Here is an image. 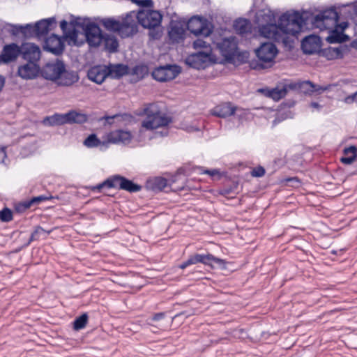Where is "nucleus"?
<instances>
[{"instance_id": "obj_1", "label": "nucleus", "mask_w": 357, "mask_h": 357, "mask_svg": "<svg viewBox=\"0 0 357 357\" xmlns=\"http://www.w3.org/2000/svg\"><path fill=\"white\" fill-rule=\"evenodd\" d=\"M256 22L261 36L286 43L288 35L295 36L301 31L304 20L298 12H287L281 15L279 24L276 25L274 13L262 10L256 14Z\"/></svg>"}, {"instance_id": "obj_2", "label": "nucleus", "mask_w": 357, "mask_h": 357, "mask_svg": "<svg viewBox=\"0 0 357 357\" xmlns=\"http://www.w3.org/2000/svg\"><path fill=\"white\" fill-rule=\"evenodd\" d=\"M337 22L338 14L333 8L322 11L312 20L314 26L321 30L331 29L330 35L327 37V41L330 43H342L349 39V37L343 33L347 27V23L338 24Z\"/></svg>"}, {"instance_id": "obj_3", "label": "nucleus", "mask_w": 357, "mask_h": 357, "mask_svg": "<svg viewBox=\"0 0 357 357\" xmlns=\"http://www.w3.org/2000/svg\"><path fill=\"white\" fill-rule=\"evenodd\" d=\"M142 114L146 116L141 123L140 132L142 129L154 130L161 128V136L168 135L167 126L172 122V119L161 111L158 104L151 103L145 105L142 109Z\"/></svg>"}, {"instance_id": "obj_4", "label": "nucleus", "mask_w": 357, "mask_h": 357, "mask_svg": "<svg viewBox=\"0 0 357 357\" xmlns=\"http://www.w3.org/2000/svg\"><path fill=\"white\" fill-rule=\"evenodd\" d=\"M130 20L129 12L121 20L113 17L104 18L101 24L107 30L116 32L122 38H128L136 33V26Z\"/></svg>"}, {"instance_id": "obj_5", "label": "nucleus", "mask_w": 357, "mask_h": 357, "mask_svg": "<svg viewBox=\"0 0 357 357\" xmlns=\"http://www.w3.org/2000/svg\"><path fill=\"white\" fill-rule=\"evenodd\" d=\"M130 16L132 24L136 26V33L138 31V24L146 29H154L161 24L162 16L160 12L154 10L142 9L137 12L130 11Z\"/></svg>"}, {"instance_id": "obj_6", "label": "nucleus", "mask_w": 357, "mask_h": 357, "mask_svg": "<svg viewBox=\"0 0 357 357\" xmlns=\"http://www.w3.org/2000/svg\"><path fill=\"white\" fill-rule=\"evenodd\" d=\"M87 121V116L83 113L70 111L66 114H55L45 117L43 123L45 126H58L66 123H82Z\"/></svg>"}, {"instance_id": "obj_7", "label": "nucleus", "mask_w": 357, "mask_h": 357, "mask_svg": "<svg viewBox=\"0 0 357 357\" xmlns=\"http://www.w3.org/2000/svg\"><path fill=\"white\" fill-rule=\"evenodd\" d=\"M105 187H107V188H118L120 190H126L130 192H135L141 190L140 185L134 183L132 181L119 175L109 178L102 183L99 184L97 186V188L100 190Z\"/></svg>"}, {"instance_id": "obj_8", "label": "nucleus", "mask_w": 357, "mask_h": 357, "mask_svg": "<svg viewBox=\"0 0 357 357\" xmlns=\"http://www.w3.org/2000/svg\"><path fill=\"white\" fill-rule=\"evenodd\" d=\"M188 29L195 36H208L213 31L211 23L202 17H192L187 24Z\"/></svg>"}, {"instance_id": "obj_9", "label": "nucleus", "mask_w": 357, "mask_h": 357, "mask_svg": "<svg viewBox=\"0 0 357 357\" xmlns=\"http://www.w3.org/2000/svg\"><path fill=\"white\" fill-rule=\"evenodd\" d=\"M213 58L212 48H208L206 51H199L189 55L185 59V63L195 69H204L208 66Z\"/></svg>"}, {"instance_id": "obj_10", "label": "nucleus", "mask_w": 357, "mask_h": 357, "mask_svg": "<svg viewBox=\"0 0 357 357\" xmlns=\"http://www.w3.org/2000/svg\"><path fill=\"white\" fill-rule=\"evenodd\" d=\"M256 55L262 68L270 67L273 65L278 54V50L271 43H264L255 50Z\"/></svg>"}, {"instance_id": "obj_11", "label": "nucleus", "mask_w": 357, "mask_h": 357, "mask_svg": "<svg viewBox=\"0 0 357 357\" xmlns=\"http://www.w3.org/2000/svg\"><path fill=\"white\" fill-rule=\"evenodd\" d=\"M181 73V68L176 65H167L156 68L152 73L153 77L159 82H168L174 79Z\"/></svg>"}, {"instance_id": "obj_12", "label": "nucleus", "mask_w": 357, "mask_h": 357, "mask_svg": "<svg viewBox=\"0 0 357 357\" xmlns=\"http://www.w3.org/2000/svg\"><path fill=\"white\" fill-rule=\"evenodd\" d=\"M64 66L62 61L56 59L47 63L40 70V73L45 79L56 82L62 70H64Z\"/></svg>"}, {"instance_id": "obj_13", "label": "nucleus", "mask_w": 357, "mask_h": 357, "mask_svg": "<svg viewBox=\"0 0 357 357\" xmlns=\"http://www.w3.org/2000/svg\"><path fill=\"white\" fill-rule=\"evenodd\" d=\"M190 265L202 263L211 267L225 268L226 262L222 259L217 258L211 254L200 255L196 254L190 256L188 259Z\"/></svg>"}, {"instance_id": "obj_14", "label": "nucleus", "mask_w": 357, "mask_h": 357, "mask_svg": "<svg viewBox=\"0 0 357 357\" xmlns=\"http://www.w3.org/2000/svg\"><path fill=\"white\" fill-rule=\"evenodd\" d=\"M132 134L127 130L118 129L105 134L107 144H128L132 139Z\"/></svg>"}, {"instance_id": "obj_15", "label": "nucleus", "mask_w": 357, "mask_h": 357, "mask_svg": "<svg viewBox=\"0 0 357 357\" xmlns=\"http://www.w3.org/2000/svg\"><path fill=\"white\" fill-rule=\"evenodd\" d=\"M84 35L86 42L91 47H98L103 41L100 29L95 24H89L84 29Z\"/></svg>"}, {"instance_id": "obj_16", "label": "nucleus", "mask_w": 357, "mask_h": 357, "mask_svg": "<svg viewBox=\"0 0 357 357\" xmlns=\"http://www.w3.org/2000/svg\"><path fill=\"white\" fill-rule=\"evenodd\" d=\"M20 53L23 59L29 62L38 63L41 52L39 47L33 43H26L20 46Z\"/></svg>"}, {"instance_id": "obj_17", "label": "nucleus", "mask_w": 357, "mask_h": 357, "mask_svg": "<svg viewBox=\"0 0 357 357\" xmlns=\"http://www.w3.org/2000/svg\"><path fill=\"white\" fill-rule=\"evenodd\" d=\"M40 72V66L38 63L29 62L22 64L18 67L17 75L23 79H33Z\"/></svg>"}, {"instance_id": "obj_18", "label": "nucleus", "mask_w": 357, "mask_h": 357, "mask_svg": "<svg viewBox=\"0 0 357 357\" xmlns=\"http://www.w3.org/2000/svg\"><path fill=\"white\" fill-rule=\"evenodd\" d=\"M237 44L233 38H225L216 44V50L226 59L232 58L236 52Z\"/></svg>"}, {"instance_id": "obj_19", "label": "nucleus", "mask_w": 357, "mask_h": 357, "mask_svg": "<svg viewBox=\"0 0 357 357\" xmlns=\"http://www.w3.org/2000/svg\"><path fill=\"white\" fill-rule=\"evenodd\" d=\"M44 49L54 54H59L64 49V43L61 38L52 34L46 38Z\"/></svg>"}, {"instance_id": "obj_20", "label": "nucleus", "mask_w": 357, "mask_h": 357, "mask_svg": "<svg viewBox=\"0 0 357 357\" xmlns=\"http://www.w3.org/2000/svg\"><path fill=\"white\" fill-rule=\"evenodd\" d=\"M321 46V40L319 37L310 35L305 37L301 43L302 50L305 54H312L317 52Z\"/></svg>"}, {"instance_id": "obj_21", "label": "nucleus", "mask_w": 357, "mask_h": 357, "mask_svg": "<svg viewBox=\"0 0 357 357\" xmlns=\"http://www.w3.org/2000/svg\"><path fill=\"white\" fill-rule=\"evenodd\" d=\"M21 54L20 47L15 43H11L4 46L0 56V61L9 63L15 61L17 56Z\"/></svg>"}, {"instance_id": "obj_22", "label": "nucleus", "mask_w": 357, "mask_h": 357, "mask_svg": "<svg viewBox=\"0 0 357 357\" xmlns=\"http://www.w3.org/2000/svg\"><path fill=\"white\" fill-rule=\"evenodd\" d=\"M108 68L105 66H96L92 67L88 72V77L90 80L100 84L108 77Z\"/></svg>"}, {"instance_id": "obj_23", "label": "nucleus", "mask_w": 357, "mask_h": 357, "mask_svg": "<svg viewBox=\"0 0 357 357\" xmlns=\"http://www.w3.org/2000/svg\"><path fill=\"white\" fill-rule=\"evenodd\" d=\"M236 107H233L229 102H225L215 106L211 111V114L220 118H226L234 114Z\"/></svg>"}, {"instance_id": "obj_24", "label": "nucleus", "mask_w": 357, "mask_h": 357, "mask_svg": "<svg viewBox=\"0 0 357 357\" xmlns=\"http://www.w3.org/2000/svg\"><path fill=\"white\" fill-rule=\"evenodd\" d=\"M78 80V76L77 73L73 71H68L64 70L59 75V78H57L56 82L58 85L61 86H70Z\"/></svg>"}, {"instance_id": "obj_25", "label": "nucleus", "mask_w": 357, "mask_h": 357, "mask_svg": "<svg viewBox=\"0 0 357 357\" xmlns=\"http://www.w3.org/2000/svg\"><path fill=\"white\" fill-rule=\"evenodd\" d=\"M60 26L66 38L69 39L70 42L76 44L77 42L79 32L75 29L73 24H68L66 21L63 20L61 22Z\"/></svg>"}, {"instance_id": "obj_26", "label": "nucleus", "mask_w": 357, "mask_h": 357, "mask_svg": "<svg viewBox=\"0 0 357 357\" xmlns=\"http://www.w3.org/2000/svg\"><path fill=\"white\" fill-rule=\"evenodd\" d=\"M185 30L179 23H172L170 26L168 35L172 43H178L183 38Z\"/></svg>"}, {"instance_id": "obj_27", "label": "nucleus", "mask_w": 357, "mask_h": 357, "mask_svg": "<svg viewBox=\"0 0 357 357\" xmlns=\"http://www.w3.org/2000/svg\"><path fill=\"white\" fill-rule=\"evenodd\" d=\"M53 20L45 19L37 22L34 26V31L38 36H42L49 32Z\"/></svg>"}, {"instance_id": "obj_28", "label": "nucleus", "mask_w": 357, "mask_h": 357, "mask_svg": "<svg viewBox=\"0 0 357 357\" xmlns=\"http://www.w3.org/2000/svg\"><path fill=\"white\" fill-rule=\"evenodd\" d=\"M107 68L108 76L112 78H119L128 73V67L123 64L110 65Z\"/></svg>"}, {"instance_id": "obj_29", "label": "nucleus", "mask_w": 357, "mask_h": 357, "mask_svg": "<svg viewBox=\"0 0 357 357\" xmlns=\"http://www.w3.org/2000/svg\"><path fill=\"white\" fill-rule=\"evenodd\" d=\"M356 152L357 149L354 146H351L348 148L344 149V156L341 158L342 162L346 165L351 164L356 158Z\"/></svg>"}, {"instance_id": "obj_30", "label": "nucleus", "mask_w": 357, "mask_h": 357, "mask_svg": "<svg viewBox=\"0 0 357 357\" xmlns=\"http://www.w3.org/2000/svg\"><path fill=\"white\" fill-rule=\"evenodd\" d=\"M104 140H100L94 134L90 135L84 142V144L89 148L98 147L100 146H107L105 135L103 137Z\"/></svg>"}, {"instance_id": "obj_31", "label": "nucleus", "mask_w": 357, "mask_h": 357, "mask_svg": "<svg viewBox=\"0 0 357 357\" xmlns=\"http://www.w3.org/2000/svg\"><path fill=\"white\" fill-rule=\"evenodd\" d=\"M102 42L105 43V49L109 52H114L117 50L119 43L114 36L110 35L104 36Z\"/></svg>"}, {"instance_id": "obj_32", "label": "nucleus", "mask_w": 357, "mask_h": 357, "mask_svg": "<svg viewBox=\"0 0 357 357\" xmlns=\"http://www.w3.org/2000/svg\"><path fill=\"white\" fill-rule=\"evenodd\" d=\"M235 30L241 34L248 32L250 29V23L245 19H238L234 22Z\"/></svg>"}, {"instance_id": "obj_33", "label": "nucleus", "mask_w": 357, "mask_h": 357, "mask_svg": "<svg viewBox=\"0 0 357 357\" xmlns=\"http://www.w3.org/2000/svg\"><path fill=\"white\" fill-rule=\"evenodd\" d=\"M287 93V90L285 89H273L271 90L267 91L266 95L275 100H278L283 98Z\"/></svg>"}, {"instance_id": "obj_34", "label": "nucleus", "mask_w": 357, "mask_h": 357, "mask_svg": "<svg viewBox=\"0 0 357 357\" xmlns=\"http://www.w3.org/2000/svg\"><path fill=\"white\" fill-rule=\"evenodd\" d=\"M50 231H46L41 227L38 226L35 228L33 232L31 234V237L27 243V245H29L32 241H37L41 236L45 234V236L50 234Z\"/></svg>"}, {"instance_id": "obj_35", "label": "nucleus", "mask_w": 357, "mask_h": 357, "mask_svg": "<svg viewBox=\"0 0 357 357\" xmlns=\"http://www.w3.org/2000/svg\"><path fill=\"white\" fill-rule=\"evenodd\" d=\"M88 321V316L86 314H83L79 316L73 322V328L75 331H79L84 328Z\"/></svg>"}, {"instance_id": "obj_36", "label": "nucleus", "mask_w": 357, "mask_h": 357, "mask_svg": "<svg viewBox=\"0 0 357 357\" xmlns=\"http://www.w3.org/2000/svg\"><path fill=\"white\" fill-rule=\"evenodd\" d=\"M305 86H310L311 89L310 90L313 91V92L314 91H324L328 90L330 88L329 85L321 86H319V85H315L310 81H305V82H302V87H305Z\"/></svg>"}, {"instance_id": "obj_37", "label": "nucleus", "mask_w": 357, "mask_h": 357, "mask_svg": "<svg viewBox=\"0 0 357 357\" xmlns=\"http://www.w3.org/2000/svg\"><path fill=\"white\" fill-rule=\"evenodd\" d=\"M49 198L47 197H45V196H43V195H40V196H38V197H35L33 198H32L31 200L28 201V202H26L24 204V206L26 208H30L33 204H39L42 202H44V201H46Z\"/></svg>"}, {"instance_id": "obj_38", "label": "nucleus", "mask_w": 357, "mask_h": 357, "mask_svg": "<svg viewBox=\"0 0 357 357\" xmlns=\"http://www.w3.org/2000/svg\"><path fill=\"white\" fill-rule=\"evenodd\" d=\"M127 117V115L116 114L114 116H107L104 119L107 121L109 124H112L114 122L120 123Z\"/></svg>"}, {"instance_id": "obj_39", "label": "nucleus", "mask_w": 357, "mask_h": 357, "mask_svg": "<svg viewBox=\"0 0 357 357\" xmlns=\"http://www.w3.org/2000/svg\"><path fill=\"white\" fill-rule=\"evenodd\" d=\"M153 183L155 189L162 190L167 185V180L164 178L158 177L155 178Z\"/></svg>"}, {"instance_id": "obj_40", "label": "nucleus", "mask_w": 357, "mask_h": 357, "mask_svg": "<svg viewBox=\"0 0 357 357\" xmlns=\"http://www.w3.org/2000/svg\"><path fill=\"white\" fill-rule=\"evenodd\" d=\"M193 47L195 49H203V51H206V49L211 48L207 42L202 39L195 40L193 43Z\"/></svg>"}, {"instance_id": "obj_41", "label": "nucleus", "mask_w": 357, "mask_h": 357, "mask_svg": "<svg viewBox=\"0 0 357 357\" xmlns=\"http://www.w3.org/2000/svg\"><path fill=\"white\" fill-rule=\"evenodd\" d=\"M13 219V214L8 208H4L0 211V220L3 222H9Z\"/></svg>"}, {"instance_id": "obj_42", "label": "nucleus", "mask_w": 357, "mask_h": 357, "mask_svg": "<svg viewBox=\"0 0 357 357\" xmlns=\"http://www.w3.org/2000/svg\"><path fill=\"white\" fill-rule=\"evenodd\" d=\"M132 3L142 8H152L153 2L152 0H130Z\"/></svg>"}, {"instance_id": "obj_43", "label": "nucleus", "mask_w": 357, "mask_h": 357, "mask_svg": "<svg viewBox=\"0 0 357 357\" xmlns=\"http://www.w3.org/2000/svg\"><path fill=\"white\" fill-rule=\"evenodd\" d=\"M265 174V169L264 167L259 166L252 169L251 175L254 177H261Z\"/></svg>"}, {"instance_id": "obj_44", "label": "nucleus", "mask_w": 357, "mask_h": 357, "mask_svg": "<svg viewBox=\"0 0 357 357\" xmlns=\"http://www.w3.org/2000/svg\"><path fill=\"white\" fill-rule=\"evenodd\" d=\"M344 102L346 104H352L354 102L357 103V91L351 95L347 96L344 98Z\"/></svg>"}, {"instance_id": "obj_45", "label": "nucleus", "mask_w": 357, "mask_h": 357, "mask_svg": "<svg viewBox=\"0 0 357 357\" xmlns=\"http://www.w3.org/2000/svg\"><path fill=\"white\" fill-rule=\"evenodd\" d=\"M6 158V153L4 147H0V163L4 162Z\"/></svg>"}, {"instance_id": "obj_46", "label": "nucleus", "mask_w": 357, "mask_h": 357, "mask_svg": "<svg viewBox=\"0 0 357 357\" xmlns=\"http://www.w3.org/2000/svg\"><path fill=\"white\" fill-rule=\"evenodd\" d=\"M330 52L336 58L341 57V50L339 48H333L330 50Z\"/></svg>"}, {"instance_id": "obj_47", "label": "nucleus", "mask_w": 357, "mask_h": 357, "mask_svg": "<svg viewBox=\"0 0 357 357\" xmlns=\"http://www.w3.org/2000/svg\"><path fill=\"white\" fill-rule=\"evenodd\" d=\"M204 174H206L213 176L218 175L219 174V172L217 169L205 170L204 172Z\"/></svg>"}, {"instance_id": "obj_48", "label": "nucleus", "mask_w": 357, "mask_h": 357, "mask_svg": "<svg viewBox=\"0 0 357 357\" xmlns=\"http://www.w3.org/2000/svg\"><path fill=\"white\" fill-rule=\"evenodd\" d=\"M163 317H164V313H158V314H155L153 317L152 320L158 321V320L162 319Z\"/></svg>"}, {"instance_id": "obj_49", "label": "nucleus", "mask_w": 357, "mask_h": 357, "mask_svg": "<svg viewBox=\"0 0 357 357\" xmlns=\"http://www.w3.org/2000/svg\"><path fill=\"white\" fill-rule=\"evenodd\" d=\"M299 88L303 90L305 93H310V92H313V91H311L310 89V86H305V87H302V83H301L299 84Z\"/></svg>"}, {"instance_id": "obj_50", "label": "nucleus", "mask_w": 357, "mask_h": 357, "mask_svg": "<svg viewBox=\"0 0 357 357\" xmlns=\"http://www.w3.org/2000/svg\"><path fill=\"white\" fill-rule=\"evenodd\" d=\"M188 266H190V264H188V261L187 260L186 261H185V262L182 263V264L179 266V267H180V268H181V269H184V268H185L186 267H188Z\"/></svg>"}, {"instance_id": "obj_51", "label": "nucleus", "mask_w": 357, "mask_h": 357, "mask_svg": "<svg viewBox=\"0 0 357 357\" xmlns=\"http://www.w3.org/2000/svg\"><path fill=\"white\" fill-rule=\"evenodd\" d=\"M4 78L2 76H0V91H1L3 85H4Z\"/></svg>"}, {"instance_id": "obj_52", "label": "nucleus", "mask_w": 357, "mask_h": 357, "mask_svg": "<svg viewBox=\"0 0 357 357\" xmlns=\"http://www.w3.org/2000/svg\"><path fill=\"white\" fill-rule=\"evenodd\" d=\"M310 106H311L312 107H313V108H315V109H319V108H320V105H319L318 103H317V102H312V103L310 104Z\"/></svg>"}]
</instances>
